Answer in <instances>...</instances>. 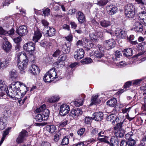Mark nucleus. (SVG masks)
I'll return each mask as SVG.
<instances>
[{"label":"nucleus","mask_w":146,"mask_h":146,"mask_svg":"<svg viewBox=\"0 0 146 146\" xmlns=\"http://www.w3.org/2000/svg\"><path fill=\"white\" fill-rule=\"evenodd\" d=\"M115 135L117 138V137H122L124 136V134L123 131L119 130L115 131Z\"/></svg>","instance_id":"nucleus-42"},{"label":"nucleus","mask_w":146,"mask_h":146,"mask_svg":"<svg viewBox=\"0 0 146 146\" xmlns=\"http://www.w3.org/2000/svg\"><path fill=\"white\" fill-rule=\"evenodd\" d=\"M85 131V128H82L78 130L77 131V133L78 135H81L83 134Z\"/></svg>","instance_id":"nucleus-63"},{"label":"nucleus","mask_w":146,"mask_h":146,"mask_svg":"<svg viewBox=\"0 0 146 146\" xmlns=\"http://www.w3.org/2000/svg\"><path fill=\"white\" fill-rule=\"evenodd\" d=\"M17 56V65L18 68L21 70H24L26 68L28 62L26 54H23L22 55L18 53Z\"/></svg>","instance_id":"nucleus-2"},{"label":"nucleus","mask_w":146,"mask_h":146,"mask_svg":"<svg viewBox=\"0 0 146 146\" xmlns=\"http://www.w3.org/2000/svg\"><path fill=\"white\" fill-rule=\"evenodd\" d=\"M54 64L58 66H60L61 67L64 66L65 64L64 62L62 61H60V60L58 59L57 60V61L54 62Z\"/></svg>","instance_id":"nucleus-47"},{"label":"nucleus","mask_w":146,"mask_h":146,"mask_svg":"<svg viewBox=\"0 0 146 146\" xmlns=\"http://www.w3.org/2000/svg\"><path fill=\"white\" fill-rule=\"evenodd\" d=\"M98 129H94L92 131V134H93L94 135H96V136L97 135V136H98L99 137L100 136H101V132H100V131H98Z\"/></svg>","instance_id":"nucleus-50"},{"label":"nucleus","mask_w":146,"mask_h":146,"mask_svg":"<svg viewBox=\"0 0 146 146\" xmlns=\"http://www.w3.org/2000/svg\"><path fill=\"white\" fill-rule=\"evenodd\" d=\"M16 33L21 36H23L26 35L28 32L27 27L24 25L20 26L16 31Z\"/></svg>","instance_id":"nucleus-8"},{"label":"nucleus","mask_w":146,"mask_h":146,"mask_svg":"<svg viewBox=\"0 0 146 146\" xmlns=\"http://www.w3.org/2000/svg\"><path fill=\"white\" fill-rule=\"evenodd\" d=\"M49 111L48 110L45 108L42 111V114L44 118V121H46L48 119L49 117Z\"/></svg>","instance_id":"nucleus-33"},{"label":"nucleus","mask_w":146,"mask_h":146,"mask_svg":"<svg viewBox=\"0 0 146 146\" xmlns=\"http://www.w3.org/2000/svg\"><path fill=\"white\" fill-rule=\"evenodd\" d=\"M76 17L80 24H82L85 22L86 21L85 17L82 12L80 11L78 12L76 14Z\"/></svg>","instance_id":"nucleus-12"},{"label":"nucleus","mask_w":146,"mask_h":146,"mask_svg":"<svg viewBox=\"0 0 146 146\" xmlns=\"http://www.w3.org/2000/svg\"><path fill=\"white\" fill-rule=\"evenodd\" d=\"M82 113V111L80 109H74L71 110L69 115L73 117L76 118L81 115Z\"/></svg>","instance_id":"nucleus-11"},{"label":"nucleus","mask_w":146,"mask_h":146,"mask_svg":"<svg viewBox=\"0 0 146 146\" xmlns=\"http://www.w3.org/2000/svg\"><path fill=\"white\" fill-rule=\"evenodd\" d=\"M137 16L141 20L145 18L146 17V10L145 9L141 11L137 14Z\"/></svg>","instance_id":"nucleus-36"},{"label":"nucleus","mask_w":146,"mask_h":146,"mask_svg":"<svg viewBox=\"0 0 146 146\" xmlns=\"http://www.w3.org/2000/svg\"><path fill=\"white\" fill-rule=\"evenodd\" d=\"M107 104L111 107H115L117 104V100L115 98H112L108 101L106 102Z\"/></svg>","instance_id":"nucleus-23"},{"label":"nucleus","mask_w":146,"mask_h":146,"mask_svg":"<svg viewBox=\"0 0 146 146\" xmlns=\"http://www.w3.org/2000/svg\"><path fill=\"white\" fill-rule=\"evenodd\" d=\"M133 29L137 32H141L143 30V27L140 22L137 21L135 23Z\"/></svg>","instance_id":"nucleus-17"},{"label":"nucleus","mask_w":146,"mask_h":146,"mask_svg":"<svg viewBox=\"0 0 146 146\" xmlns=\"http://www.w3.org/2000/svg\"><path fill=\"white\" fill-rule=\"evenodd\" d=\"M84 52L82 48L77 49L74 54V57L75 59L79 60L82 58L84 56Z\"/></svg>","instance_id":"nucleus-9"},{"label":"nucleus","mask_w":146,"mask_h":146,"mask_svg":"<svg viewBox=\"0 0 146 146\" xmlns=\"http://www.w3.org/2000/svg\"><path fill=\"white\" fill-rule=\"evenodd\" d=\"M108 2V0H101L98 2L97 4L100 6H102L106 5Z\"/></svg>","instance_id":"nucleus-49"},{"label":"nucleus","mask_w":146,"mask_h":146,"mask_svg":"<svg viewBox=\"0 0 146 146\" xmlns=\"http://www.w3.org/2000/svg\"><path fill=\"white\" fill-rule=\"evenodd\" d=\"M69 139L66 137H65L62 140L61 145H68L69 143Z\"/></svg>","instance_id":"nucleus-46"},{"label":"nucleus","mask_w":146,"mask_h":146,"mask_svg":"<svg viewBox=\"0 0 146 146\" xmlns=\"http://www.w3.org/2000/svg\"><path fill=\"white\" fill-rule=\"evenodd\" d=\"M28 90L29 88L25 84L18 81L13 82L10 85L8 90L7 88L5 95L7 94L11 98L16 96V98L19 99L23 96Z\"/></svg>","instance_id":"nucleus-1"},{"label":"nucleus","mask_w":146,"mask_h":146,"mask_svg":"<svg viewBox=\"0 0 146 146\" xmlns=\"http://www.w3.org/2000/svg\"><path fill=\"white\" fill-rule=\"evenodd\" d=\"M46 130L51 133H53L56 130V126L53 125H47L46 127Z\"/></svg>","instance_id":"nucleus-30"},{"label":"nucleus","mask_w":146,"mask_h":146,"mask_svg":"<svg viewBox=\"0 0 146 146\" xmlns=\"http://www.w3.org/2000/svg\"><path fill=\"white\" fill-rule=\"evenodd\" d=\"M14 29L13 28H12L9 31H7V34H8L11 37L14 35Z\"/></svg>","instance_id":"nucleus-59"},{"label":"nucleus","mask_w":146,"mask_h":146,"mask_svg":"<svg viewBox=\"0 0 146 146\" xmlns=\"http://www.w3.org/2000/svg\"><path fill=\"white\" fill-rule=\"evenodd\" d=\"M85 40V42H84L82 46L83 47L85 48L84 50L88 52V54H89L91 55V52L93 53V51L89 48V42H88V40L86 38L83 40V41H84Z\"/></svg>","instance_id":"nucleus-18"},{"label":"nucleus","mask_w":146,"mask_h":146,"mask_svg":"<svg viewBox=\"0 0 146 146\" xmlns=\"http://www.w3.org/2000/svg\"><path fill=\"white\" fill-rule=\"evenodd\" d=\"M140 144L142 146H146V136L144 137L142 139Z\"/></svg>","instance_id":"nucleus-64"},{"label":"nucleus","mask_w":146,"mask_h":146,"mask_svg":"<svg viewBox=\"0 0 146 146\" xmlns=\"http://www.w3.org/2000/svg\"><path fill=\"white\" fill-rule=\"evenodd\" d=\"M128 146H134L136 144V141L135 140L129 138L127 141Z\"/></svg>","instance_id":"nucleus-43"},{"label":"nucleus","mask_w":146,"mask_h":146,"mask_svg":"<svg viewBox=\"0 0 146 146\" xmlns=\"http://www.w3.org/2000/svg\"><path fill=\"white\" fill-rule=\"evenodd\" d=\"M123 53L125 56H130L133 54V50L131 48L125 49L123 50Z\"/></svg>","instance_id":"nucleus-26"},{"label":"nucleus","mask_w":146,"mask_h":146,"mask_svg":"<svg viewBox=\"0 0 146 146\" xmlns=\"http://www.w3.org/2000/svg\"><path fill=\"white\" fill-rule=\"evenodd\" d=\"M46 105L45 104H43L40 106V107L37 108L36 110V112L38 113L42 112L46 108Z\"/></svg>","instance_id":"nucleus-48"},{"label":"nucleus","mask_w":146,"mask_h":146,"mask_svg":"<svg viewBox=\"0 0 146 146\" xmlns=\"http://www.w3.org/2000/svg\"><path fill=\"white\" fill-rule=\"evenodd\" d=\"M10 78L13 79H15L17 77V71L15 69H12L9 72V74Z\"/></svg>","instance_id":"nucleus-37"},{"label":"nucleus","mask_w":146,"mask_h":146,"mask_svg":"<svg viewBox=\"0 0 146 146\" xmlns=\"http://www.w3.org/2000/svg\"><path fill=\"white\" fill-rule=\"evenodd\" d=\"M42 12L45 16H48L50 15V9L48 8H46L42 11Z\"/></svg>","instance_id":"nucleus-54"},{"label":"nucleus","mask_w":146,"mask_h":146,"mask_svg":"<svg viewBox=\"0 0 146 146\" xmlns=\"http://www.w3.org/2000/svg\"><path fill=\"white\" fill-rule=\"evenodd\" d=\"M70 110L69 106L66 104H63L60 107L59 113L60 115L64 116L68 113Z\"/></svg>","instance_id":"nucleus-6"},{"label":"nucleus","mask_w":146,"mask_h":146,"mask_svg":"<svg viewBox=\"0 0 146 146\" xmlns=\"http://www.w3.org/2000/svg\"><path fill=\"white\" fill-rule=\"evenodd\" d=\"M107 49H111L115 46V42L113 39H110L106 40L104 42Z\"/></svg>","instance_id":"nucleus-13"},{"label":"nucleus","mask_w":146,"mask_h":146,"mask_svg":"<svg viewBox=\"0 0 146 146\" xmlns=\"http://www.w3.org/2000/svg\"><path fill=\"white\" fill-rule=\"evenodd\" d=\"M29 72L34 75L38 74L40 72V69L35 64L31 65L29 70Z\"/></svg>","instance_id":"nucleus-14"},{"label":"nucleus","mask_w":146,"mask_h":146,"mask_svg":"<svg viewBox=\"0 0 146 146\" xmlns=\"http://www.w3.org/2000/svg\"><path fill=\"white\" fill-rule=\"evenodd\" d=\"M115 53V57H113V58L114 61L117 60H118L117 59L119 58L120 56H121L120 52L119 51L117 50Z\"/></svg>","instance_id":"nucleus-44"},{"label":"nucleus","mask_w":146,"mask_h":146,"mask_svg":"<svg viewBox=\"0 0 146 146\" xmlns=\"http://www.w3.org/2000/svg\"><path fill=\"white\" fill-rule=\"evenodd\" d=\"M61 135L59 133H57L56 134L54 137V139L55 141L57 142L60 139V137Z\"/></svg>","instance_id":"nucleus-61"},{"label":"nucleus","mask_w":146,"mask_h":146,"mask_svg":"<svg viewBox=\"0 0 146 146\" xmlns=\"http://www.w3.org/2000/svg\"><path fill=\"white\" fill-rule=\"evenodd\" d=\"M27 132L25 130H23L19 133V135L17 139L19 143L22 142L24 138L27 135Z\"/></svg>","instance_id":"nucleus-16"},{"label":"nucleus","mask_w":146,"mask_h":146,"mask_svg":"<svg viewBox=\"0 0 146 146\" xmlns=\"http://www.w3.org/2000/svg\"><path fill=\"white\" fill-rule=\"evenodd\" d=\"M35 46L32 42H29L25 44L23 46L24 50L28 52L31 55L33 54L35 50Z\"/></svg>","instance_id":"nucleus-5"},{"label":"nucleus","mask_w":146,"mask_h":146,"mask_svg":"<svg viewBox=\"0 0 146 146\" xmlns=\"http://www.w3.org/2000/svg\"><path fill=\"white\" fill-rule=\"evenodd\" d=\"M3 49L6 51L8 52L11 50V44L8 41H5L4 44L2 46Z\"/></svg>","instance_id":"nucleus-25"},{"label":"nucleus","mask_w":146,"mask_h":146,"mask_svg":"<svg viewBox=\"0 0 146 146\" xmlns=\"http://www.w3.org/2000/svg\"><path fill=\"white\" fill-rule=\"evenodd\" d=\"M68 121L67 120H65L64 121L61 122L59 124V126L61 127H63L65 126L67 124Z\"/></svg>","instance_id":"nucleus-57"},{"label":"nucleus","mask_w":146,"mask_h":146,"mask_svg":"<svg viewBox=\"0 0 146 146\" xmlns=\"http://www.w3.org/2000/svg\"><path fill=\"white\" fill-rule=\"evenodd\" d=\"M49 29L46 31V36H48L50 37L54 36L56 33L55 29L51 27H49Z\"/></svg>","instance_id":"nucleus-22"},{"label":"nucleus","mask_w":146,"mask_h":146,"mask_svg":"<svg viewBox=\"0 0 146 146\" xmlns=\"http://www.w3.org/2000/svg\"><path fill=\"white\" fill-rule=\"evenodd\" d=\"M122 126H121L119 123H117L116 125L114 127V130L115 131L120 130L121 129Z\"/></svg>","instance_id":"nucleus-60"},{"label":"nucleus","mask_w":146,"mask_h":146,"mask_svg":"<svg viewBox=\"0 0 146 146\" xmlns=\"http://www.w3.org/2000/svg\"><path fill=\"white\" fill-rule=\"evenodd\" d=\"M93 117H86L85 118V121L86 124H90L93 120Z\"/></svg>","instance_id":"nucleus-51"},{"label":"nucleus","mask_w":146,"mask_h":146,"mask_svg":"<svg viewBox=\"0 0 146 146\" xmlns=\"http://www.w3.org/2000/svg\"><path fill=\"white\" fill-rule=\"evenodd\" d=\"M40 46L42 47H45L46 46H50L52 44L51 43H50L46 41L45 40H42L40 42Z\"/></svg>","instance_id":"nucleus-40"},{"label":"nucleus","mask_w":146,"mask_h":146,"mask_svg":"<svg viewBox=\"0 0 146 146\" xmlns=\"http://www.w3.org/2000/svg\"><path fill=\"white\" fill-rule=\"evenodd\" d=\"M11 129V128L10 127L8 128L7 129H6L5 131H3V136L0 142V146H1V145L3 143L5 137L6 136L9 134V131Z\"/></svg>","instance_id":"nucleus-35"},{"label":"nucleus","mask_w":146,"mask_h":146,"mask_svg":"<svg viewBox=\"0 0 146 146\" xmlns=\"http://www.w3.org/2000/svg\"><path fill=\"white\" fill-rule=\"evenodd\" d=\"M100 137H104V138H99L98 139L99 140L101 141L102 142H104L105 143H107L108 144H110V142L108 141V137L106 136H102L101 135V136Z\"/></svg>","instance_id":"nucleus-45"},{"label":"nucleus","mask_w":146,"mask_h":146,"mask_svg":"<svg viewBox=\"0 0 146 146\" xmlns=\"http://www.w3.org/2000/svg\"><path fill=\"white\" fill-rule=\"evenodd\" d=\"M107 119L108 120L110 121L112 123H115V121L117 122H119L117 121L119 119L118 117L115 115L111 114L110 115L108 116Z\"/></svg>","instance_id":"nucleus-27"},{"label":"nucleus","mask_w":146,"mask_h":146,"mask_svg":"<svg viewBox=\"0 0 146 146\" xmlns=\"http://www.w3.org/2000/svg\"><path fill=\"white\" fill-rule=\"evenodd\" d=\"M61 49L63 53L67 54L70 52V46H68L67 44L65 43L62 46Z\"/></svg>","instance_id":"nucleus-21"},{"label":"nucleus","mask_w":146,"mask_h":146,"mask_svg":"<svg viewBox=\"0 0 146 146\" xmlns=\"http://www.w3.org/2000/svg\"><path fill=\"white\" fill-rule=\"evenodd\" d=\"M103 51V50L102 51L99 50L95 51L94 52H93V53L91 52L92 54L90 55H92L93 54H94V56L96 57L99 58H100L104 55V51Z\"/></svg>","instance_id":"nucleus-29"},{"label":"nucleus","mask_w":146,"mask_h":146,"mask_svg":"<svg viewBox=\"0 0 146 146\" xmlns=\"http://www.w3.org/2000/svg\"><path fill=\"white\" fill-rule=\"evenodd\" d=\"M67 57L66 55H61L58 58V59L60 60V61H62L64 62L67 58Z\"/></svg>","instance_id":"nucleus-58"},{"label":"nucleus","mask_w":146,"mask_h":146,"mask_svg":"<svg viewBox=\"0 0 146 146\" xmlns=\"http://www.w3.org/2000/svg\"><path fill=\"white\" fill-rule=\"evenodd\" d=\"M100 25L103 27L106 28L111 25L109 21L106 20L101 21L100 22Z\"/></svg>","instance_id":"nucleus-34"},{"label":"nucleus","mask_w":146,"mask_h":146,"mask_svg":"<svg viewBox=\"0 0 146 146\" xmlns=\"http://www.w3.org/2000/svg\"><path fill=\"white\" fill-rule=\"evenodd\" d=\"M117 7L115 5H112L107 7V10L108 13L109 15H112L115 14L117 10Z\"/></svg>","instance_id":"nucleus-15"},{"label":"nucleus","mask_w":146,"mask_h":146,"mask_svg":"<svg viewBox=\"0 0 146 146\" xmlns=\"http://www.w3.org/2000/svg\"><path fill=\"white\" fill-rule=\"evenodd\" d=\"M42 35L41 33L39 30H37L35 32L34 36L33 37V40L35 42H37L41 38Z\"/></svg>","instance_id":"nucleus-20"},{"label":"nucleus","mask_w":146,"mask_h":146,"mask_svg":"<svg viewBox=\"0 0 146 146\" xmlns=\"http://www.w3.org/2000/svg\"><path fill=\"white\" fill-rule=\"evenodd\" d=\"M111 146H119V140L117 137H113L110 139Z\"/></svg>","instance_id":"nucleus-19"},{"label":"nucleus","mask_w":146,"mask_h":146,"mask_svg":"<svg viewBox=\"0 0 146 146\" xmlns=\"http://www.w3.org/2000/svg\"><path fill=\"white\" fill-rule=\"evenodd\" d=\"M81 98H80L81 99L80 100H78L77 102H75V104L77 106H79L82 105L86 96L84 94H82L81 95Z\"/></svg>","instance_id":"nucleus-31"},{"label":"nucleus","mask_w":146,"mask_h":146,"mask_svg":"<svg viewBox=\"0 0 146 146\" xmlns=\"http://www.w3.org/2000/svg\"><path fill=\"white\" fill-rule=\"evenodd\" d=\"M59 97L58 96H54L48 98V101L50 103H54L57 102L59 100Z\"/></svg>","instance_id":"nucleus-38"},{"label":"nucleus","mask_w":146,"mask_h":146,"mask_svg":"<svg viewBox=\"0 0 146 146\" xmlns=\"http://www.w3.org/2000/svg\"><path fill=\"white\" fill-rule=\"evenodd\" d=\"M98 95H95L92 97L91 100V103L90 105H92L93 104H96L100 103V100L98 98Z\"/></svg>","instance_id":"nucleus-28"},{"label":"nucleus","mask_w":146,"mask_h":146,"mask_svg":"<svg viewBox=\"0 0 146 146\" xmlns=\"http://www.w3.org/2000/svg\"><path fill=\"white\" fill-rule=\"evenodd\" d=\"M35 119L37 121L41 122L44 120V118L43 116L41 114H38L36 115Z\"/></svg>","instance_id":"nucleus-41"},{"label":"nucleus","mask_w":146,"mask_h":146,"mask_svg":"<svg viewBox=\"0 0 146 146\" xmlns=\"http://www.w3.org/2000/svg\"><path fill=\"white\" fill-rule=\"evenodd\" d=\"M115 35L119 39H125L127 36V32L125 30L117 29L115 31Z\"/></svg>","instance_id":"nucleus-7"},{"label":"nucleus","mask_w":146,"mask_h":146,"mask_svg":"<svg viewBox=\"0 0 146 146\" xmlns=\"http://www.w3.org/2000/svg\"><path fill=\"white\" fill-rule=\"evenodd\" d=\"M6 119L4 117H0V129H3L5 127Z\"/></svg>","instance_id":"nucleus-32"},{"label":"nucleus","mask_w":146,"mask_h":146,"mask_svg":"<svg viewBox=\"0 0 146 146\" xmlns=\"http://www.w3.org/2000/svg\"><path fill=\"white\" fill-rule=\"evenodd\" d=\"M96 36L97 37L100 38L101 40L103 39L104 37L103 33L100 32H97L96 33Z\"/></svg>","instance_id":"nucleus-56"},{"label":"nucleus","mask_w":146,"mask_h":146,"mask_svg":"<svg viewBox=\"0 0 146 146\" xmlns=\"http://www.w3.org/2000/svg\"><path fill=\"white\" fill-rule=\"evenodd\" d=\"M104 114L102 111L95 112L92 115L93 120L96 121H101L104 118Z\"/></svg>","instance_id":"nucleus-10"},{"label":"nucleus","mask_w":146,"mask_h":146,"mask_svg":"<svg viewBox=\"0 0 146 146\" xmlns=\"http://www.w3.org/2000/svg\"><path fill=\"white\" fill-rule=\"evenodd\" d=\"M6 85L4 82H2V80H0V92L2 93L1 95H5V93L6 92L7 89Z\"/></svg>","instance_id":"nucleus-24"},{"label":"nucleus","mask_w":146,"mask_h":146,"mask_svg":"<svg viewBox=\"0 0 146 146\" xmlns=\"http://www.w3.org/2000/svg\"><path fill=\"white\" fill-rule=\"evenodd\" d=\"M65 39L70 42H71L73 40V36L71 34H69L67 36L65 37Z\"/></svg>","instance_id":"nucleus-55"},{"label":"nucleus","mask_w":146,"mask_h":146,"mask_svg":"<svg viewBox=\"0 0 146 146\" xmlns=\"http://www.w3.org/2000/svg\"><path fill=\"white\" fill-rule=\"evenodd\" d=\"M125 13L126 16L129 18L135 17V7L131 3H129L125 6Z\"/></svg>","instance_id":"nucleus-3"},{"label":"nucleus","mask_w":146,"mask_h":146,"mask_svg":"<svg viewBox=\"0 0 146 146\" xmlns=\"http://www.w3.org/2000/svg\"><path fill=\"white\" fill-rule=\"evenodd\" d=\"M117 65L119 67L121 68L125 66L126 65V64L125 61H121L118 63H117Z\"/></svg>","instance_id":"nucleus-62"},{"label":"nucleus","mask_w":146,"mask_h":146,"mask_svg":"<svg viewBox=\"0 0 146 146\" xmlns=\"http://www.w3.org/2000/svg\"><path fill=\"white\" fill-rule=\"evenodd\" d=\"M55 68L50 69L44 75L43 79L45 82H50L57 78V74L55 71Z\"/></svg>","instance_id":"nucleus-4"},{"label":"nucleus","mask_w":146,"mask_h":146,"mask_svg":"<svg viewBox=\"0 0 146 146\" xmlns=\"http://www.w3.org/2000/svg\"><path fill=\"white\" fill-rule=\"evenodd\" d=\"M93 61L92 59L89 57H86L81 60V62L84 64H88L91 63Z\"/></svg>","instance_id":"nucleus-39"},{"label":"nucleus","mask_w":146,"mask_h":146,"mask_svg":"<svg viewBox=\"0 0 146 146\" xmlns=\"http://www.w3.org/2000/svg\"><path fill=\"white\" fill-rule=\"evenodd\" d=\"M9 60L8 59H6L2 63L1 62V64L3 66V68H5L9 65Z\"/></svg>","instance_id":"nucleus-53"},{"label":"nucleus","mask_w":146,"mask_h":146,"mask_svg":"<svg viewBox=\"0 0 146 146\" xmlns=\"http://www.w3.org/2000/svg\"><path fill=\"white\" fill-rule=\"evenodd\" d=\"M90 37L91 39L93 41H95L96 42H98V39L96 38V36L94 33H91L90 34Z\"/></svg>","instance_id":"nucleus-52"}]
</instances>
